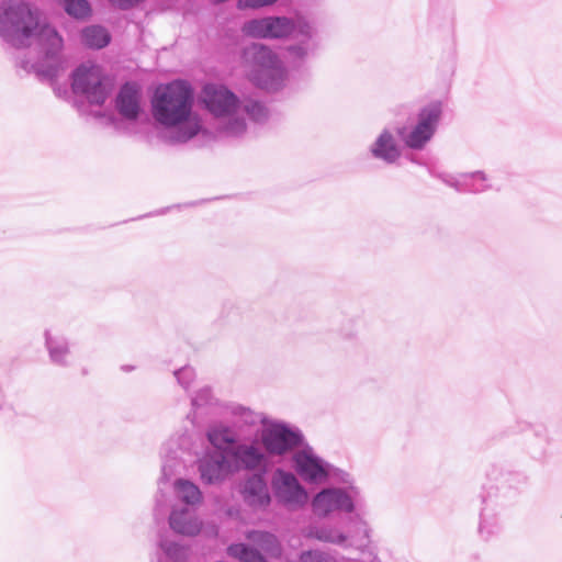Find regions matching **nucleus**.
I'll return each mask as SVG.
<instances>
[{"mask_svg":"<svg viewBox=\"0 0 562 562\" xmlns=\"http://www.w3.org/2000/svg\"><path fill=\"white\" fill-rule=\"evenodd\" d=\"M0 38L16 48L36 45L43 58L24 67L43 78L54 81L66 69L61 35L24 0L0 1Z\"/></svg>","mask_w":562,"mask_h":562,"instance_id":"nucleus-1","label":"nucleus"},{"mask_svg":"<svg viewBox=\"0 0 562 562\" xmlns=\"http://www.w3.org/2000/svg\"><path fill=\"white\" fill-rule=\"evenodd\" d=\"M193 105V91L184 81L176 80L156 88L150 112L166 142L184 144L204 131L202 119Z\"/></svg>","mask_w":562,"mask_h":562,"instance_id":"nucleus-2","label":"nucleus"},{"mask_svg":"<svg viewBox=\"0 0 562 562\" xmlns=\"http://www.w3.org/2000/svg\"><path fill=\"white\" fill-rule=\"evenodd\" d=\"M244 35L261 40H285L295 34L300 41L286 46L289 60L301 65L318 48V29L313 20L303 15H268L252 19L241 26Z\"/></svg>","mask_w":562,"mask_h":562,"instance_id":"nucleus-3","label":"nucleus"},{"mask_svg":"<svg viewBox=\"0 0 562 562\" xmlns=\"http://www.w3.org/2000/svg\"><path fill=\"white\" fill-rule=\"evenodd\" d=\"M443 116V102L432 100L423 106L416 113L415 124L407 132L401 133L404 148L400 149L389 134V164L395 162L404 157L405 159L420 164V161L411 153V150H423L435 137Z\"/></svg>","mask_w":562,"mask_h":562,"instance_id":"nucleus-4","label":"nucleus"},{"mask_svg":"<svg viewBox=\"0 0 562 562\" xmlns=\"http://www.w3.org/2000/svg\"><path fill=\"white\" fill-rule=\"evenodd\" d=\"M201 102L215 119L216 131L226 137H240L247 131L241 116V101L227 87L207 83L201 91Z\"/></svg>","mask_w":562,"mask_h":562,"instance_id":"nucleus-5","label":"nucleus"},{"mask_svg":"<svg viewBox=\"0 0 562 562\" xmlns=\"http://www.w3.org/2000/svg\"><path fill=\"white\" fill-rule=\"evenodd\" d=\"M243 61L249 80L267 91L280 90L288 78V71L278 54L270 47L252 43L243 50Z\"/></svg>","mask_w":562,"mask_h":562,"instance_id":"nucleus-6","label":"nucleus"},{"mask_svg":"<svg viewBox=\"0 0 562 562\" xmlns=\"http://www.w3.org/2000/svg\"><path fill=\"white\" fill-rule=\"evenodd\" d=\"M112 82L101 66L87 61L80 65L71 76V89L92 104L101 105L111 91Z\"/></svg>","mask_w":562,"mask_h":562,"instance_id":"nucleus-7","label":"nucleus"},{"mask_svg":"<svg viewBox=\"0 0 562 562\" xmlns=\"http://www.w3.org/2000/svg\"><path fill=\"white\" fill-rule=\"evenodd\" d=\"M260 440L267 453L284 456L295 452L306 442L303 432L295 426L283 422L266 423Z\"/></svg>","mask_w":562,"mask_h":562,"instance_id":"nucleus-8","label":"nucleus"},{"mask_svg":"<svg viewBox=\"0 0 562 562\" xmlns=\"http://www.w3.org/2000/svg\"><path fill=\"white\" fill-rule=\"evenodd\" d=\"M296 473L308 483H324L335 473V469L306 442L292 457Z\"/></svg>","mask_w":562,"mask_h":562,"instance_id":"nucleus-9","label":"nucleus"},{"mask_svg":"<svg viewBox=\"0 0 562 562\" xmlns=\"http://www.w3.org/2000/svg\"><path fill=\"white\" fill-rule=\"evenodd\" d=\"M355 488L329 487L318 492L312 501L313 513L318 517H328L336 512L351 513L356 507Z\"/></svg>","mask_w":562,"mask_h":562,"instance_id":"nucleus-10","label":"nucleus"},{"mask_svg":"<svg viewBox=\"0 0 562 562\" xmlns=\"http://www.w3.org/2000/svg\"><path fill=\"white\" fill-rule=\"evenodd\" d=\"M271 487L277 501L289 509H299L307 503L306 490L291 472L276 470L271 479Z\"/></svg>","mask_w":562,"mask_h":562,"instance_id":"nucleus-11","label":"nucleus"},{"mask_svg":"<svg viewBox=\"0 0 562 562\" xmlns=\"http://www.w3.org/2000/svg\"><path fill=\"white\" fill-rule=\"evenodd\" d=\"M115 111L127 123H139L146 117L142 87L136 82L124 83L114 100Z\"/></svg>","mask_w":562,"mask_h":562,"instance_id":"nucleus-12","label":"nucleus"},{"mask_svg":"<svg viewBox=\"0 0 562 562\" xmlns=\"http://www.w3.org/2000/svg\"><path fill=\"white\" fill-rule=\"evenodd\" d=\"M198 469L201 480L206 484H220L235 473L227 450L205 451L199 460Z\"/></svg>","mask_w":562,"mask_h":562,"instance_id":"nucleus-13","label":"nucleus"},{"mask_svg":"<svg viewBox=\"0 0 562 562\" xmlns=\"http://www.w3.org/2000/svg\"><path fill=\"white\" fill-rule=\"evenodd\" d=\"M227 453L235 473L241 470H256L267 463V456L256 440L236 443Z\"/></svg>","mask_w":562,"mask_h":562,"instance_id":"nucleus-14","label":"nucleus"},{"mask_svg":"<svg viewBox=\"0 0 562 562\" xmlns=\"http://www.w3.org/2000/svg\"><path fill=\"white\" fill-rule=\"evenodd\" d=\"M238 491L244 503L254 510H265L271 503L269 488L262 474L254 473L246 476Z\"/></svg>","mask_w":562,"mask_h":562,"instance_id":"nucleus-15","label":"nucleus"},{"mask_svg":"<svg viewBox=\"0 0 562 562\" xmlns=\"http://www.w3.org/2000/svg\"><path fill=\"white\" fill-rule=\"evenodd\" d=\"M44 339L49 360L56 366H69L71 351L67 337L59 330L50 328L45 330Z\"/></svg>","mask_w":562,"mask_h":562,"instance_id":"nucleus-16","label":"nucleus"},{"mask_svg":"<svg viewBox=\"0 0 562 562\" xmlns=\"http://www.w3.org/2000/svg\"><path fill=\"white\" fill-rule=\"evenodd\" d=\"M499 497L501 495H496L495 497L488 495L483 499L484 506L481 509L479 532L485 540L497 535L502 529V524L496 513V507L503 505L502 502H499Z\"/></svg>","mask_w":562,"mask_h":562,"instance_id":"nucleus-17","label":"nucleus"},{"mask_svg":"<svg viewBox=\"0 0 562 562\" xmlns=\"http://www.w3.org/2000/svg\"><path fill=\"white\" fill-rule=\"evenodd\" d=\"M170 528L180 535L193 537L202 529V521L192 508H172L169 516Z\"/></svg>","mask_w":562,"mask_h":562,"instance_id":"nucleus-18","label":"nucleus"},{"mask_svg":"<svg viewBox=\"0 0 562 562\" xmlns=\"http://www.w3.org/2000/svg\"><path fill=\"white\" fill-rule=\"evenodd\" d=\"M239 435L232 426L224 423H215L207 428L206 438L213 451L228 450L237 443Z\"/></svg>","mask_w":562,"mask_h":562,"instance_id":"nucleus-19","label":"nucleus"},{"mask_svg":"<svg viewBox=\"0 0 562 562\" xmlns=\"http://www.w3.org/2000/svg\"><path fill=\"white\" fill-rule=\"evenodd\" d=\"M450 187L462 193H481L491 189L486 173L480 170L462 173L460 179L454 178Z\"/></svg>","mask_w":562,"mask_h":562,"instance_id":"nucleus-20","label":"nucleus"},{"mask_svg":"<svg viewBox=\"0 0 562 562\" xmlns=\"http://www.w3.org/2000/svg\"><path fill=\"white\" fill-rule=\"evenodd\" d=\"M246 538L268 557L279 558L281 555V543L276 535L263 530H251L246 533Z\"/></svg>","mask_w":562,"mask_h":562,"instance_id":"nucleus-21","label":"nucleus"},{"mask_svg":"<svg viewBox=\"0 0 562 562\" xmlns=\"http://www.w3.org/2000/svg\"><path fill=\"white\" fill-rule=\"evenodd\" d=\"M228 414L231 416V426L237 430L238 435L244 431L245 427H252L259 422L257 413L241 405H232Z\"/></svg>","mask_w":562,"mask_h":562,"instance_id":"nucleus-22","label":"nucleus"},{"mask_svg":"<svg viewBox=\"0 0 562 562\" xmlns=\"http://www.w3.org/2000/svg\"><path fill=\"white\" fill-rule=\"evenodd\" d=\"M307 537L316 539L322 542L333 543V544H345L347 541V536L344 535L338 528L323 525V526H310L307 529Z\"/></svg>","mask_w":562,"mask_h":562,"instance_id":"nucleus-23","label":"nucleus"},{"mask_svg":"<svg viewBox=\"0 0 562 562\" xmlns=\"http://www.w3.org/2000/svg\"><path fill=\"white\" fill-rule=\"evenodd\" d=\"M81 41L90 48L100 49L110 43L111 35L108 30L101 25H90L82 30Z\"/></svg>","mask_w":562,"mask_h":562,"instance_id":"nucleus-24","label":"nucleus"},{"mask_svg":"<svg viewBox=\"0 0 562 562\" xmlns=\"http://www.w3.org/2000/svg\"><path fill=\"white\" fill-rule=\"evenodd\" d=\"M175 493L178 499L189 506H195L202 501L200 488L188 480H177L175 482Z\"/></svg>","mask_w":562,"mask_h":562,"instance_id":"nucleus-25","label":"nucleus"},{"mask_svg":"<svg viewBox=\"0 0 562 562\" xmlns=\"http://www.w3.org/2000/svg\"><path fill=\"white\" fill-rule=\"evenodd\" d=\"M229 557L240 562H268L256 549L244 543H235L227 548Z\"/></svg>","mask_w":562,"mask_h":562,"instance_id":"nucleus-26","label":"nucleus"},{"mask_svg":"<svg viewBox=\"0 0 562 562\" xmlns=\"http://www.w3.org/2000/svg\"><path fill=\"white\" fill-rule=\"evenodd\" d=\"M57 2L74 19L85 20L91 15V5L88 0H57Z\"/></svg>","mask_w":562,"mask_h":562,"instance_id":"nucleus-27","label":"nucleus"},{"mask_svg":"<svg viewBox=\"0 0 562 562\" xmlns=\"http://www.w3.org/2000/svg\"><path fill=\"white\" fill-rule=\"evenodd\" d=\"M245 114L254 122L261 123L268 119L269 111L263 103L249 99L241 101V116L244 119Z\"/></svg>","mask_w":562,"mask_h":562,"instance_id":"nucleus-28","label":"nucleus"},{"mask_svg":"<svg viewBox=\"0 0 562 562\" xmlns=\"http://www.w3.org/2000/svg\"><path fill=\"white\" fill-rule=\"evenodd\" d=\"M160 548L171 560L181 561L187 557V549L175 541L162 540Z\"/></svg>","mask_w":562,"mask_h":562,"instance_id":"nucleus-29","label":"nucleus"},{"mask_svg":"<svg viewBox=\"0 0 562 562\" xmlns=\"http://www.w3.org/2000/svg\"><path fill=\"white\" fill-rule=\"evenodd\" d=\"M297 562H338L337 559L324 551L310 550L302 552Z\"/></svg>","mask_w":562,"mask_h":562,"instance_id":"nucleus-30","label":"nucleus"},{"mask_svg":"<svg viewBox=\"0 0 562 562\" xmlns=\"http://www.w3.org/2000/svg\"><path fill=\"white\" fill-rule=\"evenodd\" d=\"M373 157L386 160V131H383L370 148Z\"/></svg>","mask_w":562,"mask_h":562,"instance_id":"nucleus-31","label":"nucleus"},{"mask_svg":"<svg viewBox=\"0 0 562 562\" xmlns=\"http://www.w3.org/2000/svg\"><path fill=\"white\" fill-rule=\"evenodd\" d=\"M213 402V396L211 389L205 386L200 389L196 394L192 397V405L194 407H202L206 405H211Z\"/></svg>","mask_w":562,"mask_h":562,"instance_id":"nucleus-32","label":"nucleus"},{"mask_svg":"<svg viewBox=\"0 0 562 562\" xmlns=\"http://www.w3.org/2000/svg\"><path fill=\"white\" fill-rule=\"evenodd\" d=\"M279 0H238L237 7L238 9H261L271 7L277 3Z\"/></svg>","mask_w":562,"mask_h":562,"instance_id":"nucleus-33","label":"nucleus"},{"mask_svg":"<svg viewBox=\"0 0 562 562\" xmlns=\"http://www.w3.org/2000/svg\"><path fill=\"white\" fill-rule=\"evenodd\" d=\"M175 376L177 378L179 384H181L184 389H188L190 382L194 378V371L191 367H183L175 371Z\"/></svg>","mask_w":562,"mask_h":562,"instance_id":"nucleus-34","label":"nucleus"},{"mask_svg":"<svg viewBox=\"0 0 562 562\" xmlns=\"http://www.w3.org/2000/svg\"><path fill=\"white\" fill-rule=\"evenodd\" d=\"M112 5L126 10L136 4H138L142 0H108Z\"/></svg>","mask_w":562,"mask_h":562,"instance_id":"nucleus-35","label":"nucleus"},{"mask_svg":"<svg viewBox=\"0 0 562 562\" xmlns=\"http://www.w3.org/2000/svg\"><path fill=\"white\" fill-rule=\"evenodd\" d=\"M429 173L432 177H436V178L440 179L443 183H446L449 187L451 186L452 181L454 180L453 176H451L449 173L436 172L432 169H429Z\"/></svg>","mask_w":562,"mask_h":562,"instance_id":"nucleus-36","label":"nucleus"},{"mask_svg":"<svg viewBox=\"0 0 562 562\" xmlns=\"http://www.w3.org/2000/svg\"><path fill=\"white\" fill-rule=\"evenodd\" d=\"M176 465V461L165 460L162 464V476L164 479H169L173 473V468Z\"/></svg>","mask_w":562,"mask_h":562,"instance_id":"nucleus-37","label":"nucleus"},{"mask_svg":"<svg viewBox=\"0 0 562 562\" xmlns=\"http://www.w3.org/2000/svg\"><path fill=\"white\" fill-rule=\"evenodd\" d=\"M54 91H55V93H56L58 97H60V98H63V97H65V95L67 94V89H66V87L60 88V87H56V86H54Z\"/></svg>","mask_w":562,"mask_h":562,"instance_id":"nucleus-38","label":"nucleus"},{"mask_svg":"<svg viewBox=\"0 0 562 562\" xmlns=\"http://www.w3.org/2000/svg\"><path fill=\"white\" fill-rule=\"evenodd\" d=\"M481 183L482 181L479 178L469 180V186H480Z\"/></svg>","mask_w":562,"mask_h":562,"instance_id":"nucleus-39","label":"nucleus"},{"mask_svg":"<svg viewBox=\"0 0 562 562\" xmlns=\"http://www.w3.org/2000/svg\"><path fill=\"white\" fill-rule=\"evenodd\" d=\"M360 529L363 531L364 536L367 537L368 536V530H367L366 524L360 522Z\"/></svg>","mask_w":562,"mask_h":562,"instance_id":"nucleus-40","label":"nucleus"},{"mask_svg":"<svg viewBox=\"0 0 562 562\" xmlns=\"http://www.w3.org/2000/svg\"><path fill=\"white\" fill-rule=\"evenodd\" d=\"M133 369H134V367H133V366H123V367H122V370H123V371H125V372H130V371H132Z\"/></svg>","mask_w":562,"mask_h":562,"instance_id":"nucleus-41","label":"nucleus"},{"mask_svg":"<svg viewBox=\"0 0 562 562\" xmlns=\"http://www.w3.org/2000/svg\"><path fill=\"white\" fill-rule=\"evenodd\" d=\"M211 533L214 536L217 535V528L215 526L211 527Z\"/></svg>","mask_w":562,"mask_h":562,"instance_id":"nucleus-42","label":"nucleus"}]
</instances>
